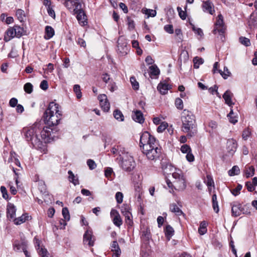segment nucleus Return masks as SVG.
<instances>
[{
  "mask_svg": "<svg viewBox=\"0 0 257 257\" xmlns=\"http://www.w3.org/2000/svg\"><path fill=\"white\" fill-rule=\"evenodd\" d=\"M250 130L248 128H247L243 131L242 134V138L244 140H247L250 137Z\"/></svg>",
  "mask_w": 257,
  "mask_h": 257,
  "instance_id": "nucleus-48",
  "label": "nucleus"
},
{
  "mask_svg": "<svg viewBox=\"0 0 257 257\" xmlns=\"http://www.w3.org/2000/svg\"><path fill=\"white\" fill-rule=\"evenodd\" d=\"M205 182L208 187H213L214 186V181L210 175H207L206 179L205 180Z\"/></svg>",
  "mask_w": 257,
  "mask_h": 257,
  "instance_id": "nucleus-42",
  "label": "nucleus"
},
{
  "mask_svg": "<svg viewBox=\"0 0 257 257\" xmlns=\"http://www.w3.org/2000/svg\"><path fill=\"white\" fill-rule=\"evenodd\" d=\"M121 212L125 217V220L126 223L131 225L133 223L132 213L125 208L124 210H121Z\"/></svg>",
  "mask_w": 257,
  "mask_h": 257,
  "instance_id": "nucleus-28",
  "label": "nucleus"
},
{
  "mask_svg": "<svg viewBox=\"0 0 257 257\" xmlns=\"http://www.w3.org/2000/svg\"><path fill=\"white\" fill-rule=\"evenodd\" d=\"M232 96L233 94L229 90L226 91L223 95V98L225 100V103L230 107H232L234 104L232 101Z\"/></svg>",
  "mask_w": 257,
  "mask_h": 257,
  "instance_id": "nucleus-22",
  "label": "nucleus"
},
{
  "mask_svg": "<svg viewBox=\"0 0 257 257\" xmlns=\"http://www.w3.org/2000/svg\"><path fill=\"white\" fill-rule=\"evenodd\" d=\"M27 243L25 241L21 242L15 241L13 244L14 250L16 251H21L27 248Z\"/></svg>",
  "mask_w": 257,
  "mask_h": 257,
  "instance_id": "nucleus-21",
  "label": "nucleus"
},
{
  "mask_svg": "<svg viewBox=\"0 0 257 257\" xmlns=\"http://www.w3.org/2000/svg\"><path fill=\"white\" fill-rule=\"evenodd\" d=\"M87 164L90 170H93L96 167L95 163L91 159H89L87 160Z\"/></svg>",
  "mask_w": 257,
  "mask_h": 257,
  "instance_id": "nucleus-63",
  "label": "nucleus"
},
{
  "mask_svg": "<svg viewBox=\"0 0 257 257\" xmlns=\"http://www.w3.org/2000/svg\"><path fill=\"white\" fill-rule=\"evenodd\" d=\"M30 217L28 214L25 213L20 217L14 218V222L15 224L20 225L29 220Z\"/></svg>",
  "mask_w": 257,
  "mask_h": 257,
  "instance_id": "nucleus-24",
  "label": "nucleus"
},
{
  "mask_svg": "<svg viewBox=\"0 0 257 257\" xmlns=\"http://www.w3.org/2000/svg\"><path fill=\"white\" fill-rule=\"evenodd\" d=\"M111 249L113 252V257H118L121 254V250L116 241H113L111 244Z\"/></svg>",
  "mask_w": 257,
  "mask_h": 257,
  "instance_id": "nucleus-23",
  "label": "nucleus"
},
{
  "mask_svg": "<svg viewBox=\"0 0 257 257\" xmlns=\"http://www.w3.org/2000/svg\"><path fill=\"white\" fill-rule=\"evenodd\" d=\"M16 208L13 204L8 203L7 208V216L11 219L15 218L16 216Z\"/></svg>",
  "mask_w": 257,
  "mask_h": 257,
  "instance_id": "nucleus-18",
  "label": "nucleus"
},
{
  "mask_svg": "<svg viewBox=\"0 0 257 257\" xmlns=\"http://www.w3.org/2000/svg\"><path fill=\"white\" fill-rule=\"evenodd\" d=\"M120 152L121 153L120 154L121 168L126 172L132 171L134 169L135 164L133 158L124 148H120Z\"/></svg>",
  "mask_w": 257,
  "mask_h": 257,
  "instance_id": "nucleus-5",
  "label": "nucleus"
},
{
  "mask_svg": "<svg viewBox=\"0 0 257 257\" xmlns=\"http://www.w3.org/2000/svg\"><path fill=\"white\" fill-rule=\"evenodd\" d=\"M193 62L194 68L198 69L199 67V65L203 63L204 60L201 58L195 57L193 59Z\"/></svg>",
  "mask_w": 257,
  "mask_h": 257,
  "instance_id": "nucleus-39",
  "label": "nucleus"
},
{
  "mask_svg": "<svg viewBox=\"0 0 257 257\" xmlns=\"http://www.w3.org/2000/svg\"><path fill=\"white\" fill-rule=\"evenodd\" d=\"M254 174V168L252 166H250L247 168L245 170V176L247 178L253 176Z\"/></svg>",
  "mask_w": 257,
  "mask_h": 257,
  "instance_id": "nucleus-44",
  "label": "nucleus"
},
{
  "mask_svg": "<svg viewBox=\"0 0 257 257\" xmlns=\"http://www.w3.org/2000/svg\"><path fill=\"white\" fill-rule=\"evenodd\" d=\"M226 30V27L224 23L223 17L221 14H219L216 18V22L215 24V27L212 31L214 34H216L218 33L220 36V40L222 41L225 40V33Z\"/></svg>",
  "mask_w": 257,
  "mask_h": 257,
  "instance_id": "nucleus-8",
  "label": "nucleus"
},
{
  "mask_svg": "<svg viewBox=\"0 0 257 257\" xmlns=\"http://www.w3.org/2000/svg\"><path fill=\"white\" fill-rule=\"evenodd\" d=\"M152 238L150 229L149 227L144 228L141 231V238L142 240L145 243L149 242Z\"/></svg>",
  "mask_w": 257,
  "mask_h": 257,
  "instance_id": "nucleus-15",
  "label": "nucleus"
},
{
  "mask_svg": "<svg viewBox=\"0 0 257 257\" xmlns=\"http://www.w3.org/2000/svg\"><path fill=\"white\" fill-rule=\"evenodd\" d=\"M73 12L77 15V19L81 26H83L87 24L86 16L81 9V5H77V8L74 9Z\"/></svg>",
  "mask_w": 257,
  "mask_h": 257,
  "instance_id": "nucleus-10",
  "label": "nucleus"
},
{
  "mask_svg": "<svg viewBox=\"0 0 257 257\" xmlns=\"http://www.w3.org/2000/svg\"><path fill=\"white\" fill-rule=\"evenodd\" d=\"M207 223L206 221L201 222L198 228V232L200 235H204L207 232Z\"/></svg>",
  "mask_w": 257,
  "mask_h": 257,
  "instance_id": "nucleus-31",
  "label": "nucleus"
},
{
  "mask_svg": "<svg viewBox=\"0 0 257 257\" xmlns=\"http://www.w3.org/2000/svg\"><path fill=\"white\" fill-rule=\"evenodd\" d=\"M191 25H192V29L195 33L202 37L203 35L202 30L200 28L195 27V26L192 24H191Z\"/></svg>",
  "mask_w": 257,
  "mask_h": 257,
  "instance_id": "nucleus-57",
  "label": "nucleus"
},
{
  "mask_svg": "<svg viewBox=\"0 0 257 257\" xmlns=\"http://www.w3.org/2000/svg\"><path fill=\"white\" fill-rule=\"evenodd\" d=\"M40 128L41 130L39 134H40V141L43 144V148L40 150H42L44 153H45L46 150V144L54 140L58 130L56 127H53L49 125L45 127L40 125Z\"/></svg>",
  "mask_w": 257,
  "mask_h": 257,
  "instance_id": "nucleus-4",
  "label": "nucleus"
},
{
  "mask_svg": "<svg viewBox=\"0 0 257 257\" xmlns=\"http://www.w3.org/2000/svg\"><path fill=\"white\" fill-rule=\"evenodd\" d=\"M15 33L14 27L9 28L6 32L4 36L5 41L8 42L16 37V34Z\"/></svg>",
  "mask_w": 257,
  "mask_h": 257,
  "instance_id": "nucleus-26",
  "label": "nucleus"
},
{
  "mask_svg": "<svg viewBox=\"0 0 257 257\" xmlns=\"http://www.w3.org/2000/svg\"><path fill=\"white\" fill-rule=\"evenodd\" d=\"M99 104L101 108L104 111L107 112L110 109V103L107 99V96L104 94H100L98 96Z\"/></svg>",
  "mask_w": 257,
  "mask_h": 257,
  "instance_id": "nucleus-12",
  "label": "nucleus"
},
{
  "mask_svg": "<svg viewBox=\"0 0 257 257\" xmlns=\"http://www.w3.org/2000/svg\"><path fill=\"white\" fill-rule=\"evenodd\" d=\"M73 90L76 94L77 98L78 99L81 98L82 96V94L80 86L78 84L74 85L73 87Z\"/></svg>",
  "mask_w": 257,
  "mask_h": 257,
  "instance_id": "nucleus-43",
  "label": "nucleus"
},
{
  "mask_svg": "<svg viewBox=\"0 0 257 257\" xmlns=\"http://www.w3.org/2000/svg\"><path fill=\"white\" fill-rule=\"evenodd\" d=\"M157 89L160 93L165 94L168 92V90L171 89V86L166 82H161L158 84Z\"/></svg>",
  "mask_w": 257,
  "mask_h": 257,
  "instance_id": "nucleus-19",
  "label": "nucleus"
},
{
  "mask_svg": "<svg viewBox=\"0 0 257 257\" xmlns=\"http://www.w3.org/2000/svg\"><path fill=\"white\" fill-rule=\"evenodd\" d=\"M158 145L156 138L148 132H144L140 137V145L142 151Z\"/></svg>",
  "mask_w": 257,
  "mask_h": 257,
  "instance_id": "nucleus-6",
  "label": "nucleus"
},
{
  "mask_svg": "<svg viewBox=\"0 0 257 257\" xmlns=\"http://www.w3.org/2000/svg\"><path fill=\"white\" fill-rule=\"evenodd\" d=\"M175 105L179 109L183 108V103L182 100L180 98H177L175 100Z\"/></svg>",
  "mask_w": 257,
  "mask_h": 257,
  "instance_id": "nucleus-56",
  "label": "nucleus"
},
{
  "mask_svg": "<svg viewBox=\"0 0 257 257\" xmlns=\"http://www.w3.org/2000/svg\"><path fill=\"white\" fill-rule=\"evenodd\" d=\"M1 191L2 193L3 197L5 199H8L9 196H8V194L6 188L5 186H1Z\"/></svg>",
  "mask_w": 257,
  "mask_h": 257,
  "instance_id": "nucleus-64",
  "label": "nucleus"
},
{
  "mask_svg": "<svg viewBox=\"0 0 257 257\" xmlns=\"http://www.w3.org/2000/svg\"><path fill=\"white\" fill-rule=\"evenodd\" d=\"M219 73L224 79H227V78L229 76L230 74V72L229 71L228 68L226 67H224L223 71H222L221 70H219Z\"/></svg>",
  "mask_w": 257,
  "mask_h": 257,
  "instance_id": "nucleus-49",
  "label": "nucleus"
},
{
  "mask_svg": "<svg viewBox=\"0 0 257 257\" xmlns=\"http://www.w3.org/2000/svg\"><path fill=\"white\" fill-rule=\"evenodd\" d=\"M68 174L69 175L68 179L70 182L73 183L75 186L79 184L78 177L77 175H75L71 170L68 171Z\"/></svg>",
  "mask_w": 257,
  "mask_h": 257,
  "instance_id": "nucleus-27",
  "label": "nucleus"
},
{
  "mask_svg": "<svg viewBox=\"0 0 257 257\" xmlns=\"http://www.w3.org/2000/svg\"><path fill=\"white\" fill-rule=\"evenodd\" d=\"M177 11L179 14V16L180 18L182 20H185L187 17V14L186 11H184L182 10L180 7H177Z\"/></svg>",
  "mask_w": 257,
  "mask_h": 257,
  "instance_id": "nucleus-50",
  "label": "nucleus"
},
{
  "mask_svg": "<svg viewBox=\"0 0 257 257\" xmlns=\"http://www.w3.org/2000/svg\"><path fill=\"white\" fill-rule=\"evenodd\" d=\"M202 9L203 12L208 13L210 15H213L215 12L214 9V5L213 3L209 0L203 2Z\"/></svg>",
  "mask_w": 257,
  "mask_h": 257,
  "instance_id": "nucleus-16",
  "label": "nucleus"
},
{
  "mask_svg": "<svg viewBox=\"0 0 257 257\" xmlns=\"http://www.w3.org/2000/svg\"><path fill=\"white\" fill-rule=\"evenodd\" d=\"M170 209L171 212L175 213L177 215H180L183 213L182 210L175 204L170 205Z\"/></svg>",
  "mask_w": 257,
  "mask_h": 257,
  "instance_id": "nucleus-32",
  "label": "nucleus"
},
{
  "mask_svg": "<svg viewBox=\"0 0 257 257\" xmlns=\"http://www.w3.org/2000/svg\"><path fill=\"white\" fill-rule=\"evenodd\" d=\"M81 5L79 0H66L64 3L65 6L70 10H73L77 8V5Z\"/></svg>",
  "mask_w": 257,
  "mask_h": 257,
  "instance_id": "nucleus-20",
  "label": "nucleus"
},
{
  "mask_svg": "<svg viewBox=\"0 0 257 257\" xmlns=\"http://www.w3.org/2000/svg\"><path fill=\"white\" fill-rule=\"evenodd\" d=\"M25 91L28 93H31L33 91V85L30 83H27L24 87Z\"/></svg>",
  "mask_w": 257,
  "mask_h": 257,
  "instance_id": "nucleus-58",
  "label": "nucleus"
},
{
  "mask_svg": "<svg viewBox=\"0 0 257 257\" xmlns=\"http://www.w3.org/2000/svg\"><path fill=\"white\" fill-rule=\"evenodd\" d=\"M112 220L114 224L117 227H119L122 223V221L120 215L116 216L115 218H113Z\"/></svg>",
  "mask_w": 257,
  "mask_h": 257,
  "instance_id": "nucleus-55",
  "label": "nucleus"
},
{
  "mask_svg": "<svg viewBox=\"0 0 257 257\" xmlns=\"http://www.w3.org/2000/svg\"><path fill=\"white\" fill-rule=\"evenodd\" d=\"M145 11V14L149 17H154L157 14L156 11L154 10L146 9Z\"/></svg>",
  "mask_w": 257,
  "mask_h": 257,
  "instance_id": "nucleus-62",
  "label": "nucleus"
},
{
  "mask_svg": "<svg viewBox=\"0 0 257 257\" xmlns=\"http://www.w3.org/2000/svg\"><path fill=\"white\" fill-rule=\"evenodd\" d=\"M142 152L148 160L156 161L159 158L161 154V148L158 145V146H153L143 150Z\"/></svg>",
  "mask_w": 257,
  "mask_h": 257,
  "instance_id": "nucleus-9",
  "label": "nucleus"
},
{
  "mask_svg": "<svg viewBox=\"0 0 257 257\" xmlns=\"http://www.w3.org/2000/svg\"><path fill=\"white\" fill-rule=\"evenodd\" d=\"M130 81L133 89L135 90H138L139 88V83L136 81L135 78L134 77H131L130 78Z\"/></svg>",
  "mask_w": 257,
  "mask_h": 257,
  "instance_id": "nucleus-53",
  "label": "nucleus"
},
{
  "mask_svg": "<svg viewBox=\"0 0 257 257\" xmlns=\"http://www.w3.org/2000/svg\"><path fill=\"white\" fill-rule=\"evenodd\" d=\"M227 117L229 119V121L235 124L237 121V119L236 116L233 115V112L232 109H230V112L227 114Z\"/></svg>",
  "mask_w": 257,
  "mask_h": 257,
  "instance_id": "nucleus-40",
  "label": "nucleus"
},
{
  "mask_svg": "<svg viewBox=\"0 0 257 257\" xmlns=\"http://www.w3.org/2000/svg\"><path fill=\"white\" fill-rule=\"evenodd\" d=\"M14 28L15 33V34H16V37L17 38L21 37L24 33L23 28L18 26H15Z\"/></svg>",
  "mask_w": 257,
  "mask_h": 257,
  "instance_id": "nucleus-37",
  "label": "nucleus"
},
{
  "mask_svg": "<svg viewBox=\"0 0 257 257\" xmlns=\"http://www.w3.org/2000/svg\"><path fill=\"white\" fill-rule=\"evenodd\" d=\"M127 24L128 25V29L130 30H132V29H134V28H135L134 21L131 18L128 17L127 18Z\"/></svg>",
  "mask_w": 257,
  "mask_h": 257,
  "instance_id": "nucleus-61",
  "label": "nucleus"
},
{
  "mask_svg": "<svg viewBox=\"0 0 257 257\" xmlns=\"http://www.w3.org/2000/svg\"><path fill=\"white\" fill-rule=\"evenodd\" d=\"M62 213L64 219L66 221H69L70 220V215L67 208H63Z\"/></svg>",
  "mask_w": 257,
  "mask_h": 257,
  "instance_id": "nucleus-52",
  "label": "nucleus"
},
{
  "mask_svg": "<svg viewBox=\"0 0 257 257\" xmlns=\"http://www.w3.org/2000/svg\"><path fill=\"white\" fill-rule=\"evenodd\" d=\"M164 29L167 33L170 34H172L174 33L172 25H166L164 27Z\"/></svg>",
  "mask_w": 257,
  "mask_h": 257,
  "instance_id": "nucleus-60",
  "label": "nucleus"
},
{
  "mask_svg": "<svg viewBox=\"0 0 257 257\" xmlns=\"http://www.w3.org/2000/svg\"><path fill=\"white\" fill-rule=\"evenodd\" d=\"M240 173V169L237 166H233L231 169L229 170L228 172V175L233 176L239 174Z\"/></svg>",
  "mask_w": 257,
  "mask_h": 257,
  "instance_id": "nucleus-35",
  "label": "nucleus"
},
{
  "mask_svg": "<svg viewBox=\"0 0 257 257\" xmlns=\"http://www.w3.org/2000/svg\"><path fill=\"white\" fill-rule=\"evenodd\" d=\"M248 24L250 29L257 28V18L251 14L248 20Z\"/></svg>",
  "mask_w": 257,
  "mask_h": 257,
  "instance_id": "nucleus-29",
  "label": "nucleus"
},
{
  "mask_svg": "<svg viewBox=\"0 0 257 257\" xmlns=\"http://www.w3.org/2000/svg\"><path fill=\"white\" fill-rule=\"evenodd\" d=\"M242 188V186L241 185L238 184L235 188L231 190V192L234 196H236L240 193V191Z\"/></svg>",
  "mask_w": 257,
  "mask_h": 257,
  "instance_id": "nucleus-45",
  "label": "nucleus"
},
{
  "mask_svg": "<svg viewBox=\"0 0 257 257\" xmlns=\"http://www.w3.org/2000/svg\"><path fill=\"white\" fill-rule=\"evenodd\" d=\"M168 126V123L166 122H162L157 128L158 133H162Z\"/></svg>",
  "mask_w": 257,
  "mask_h": 257,
  "instance_id": "nucleus-54",
  "label": "nucleus"
},
{
  "mask_svg": "<svg viewBox=\"0 0 257 257\" xmlns=\"http://www.w3.org/2000/svg\"><path fill=\"white\" fill-rule=\"evenodd\" d=\"M115 198L118 204H120L123 201V195L120 192H117L115 195Z\"/></svg>",
  "mask_w": 257,
  "mask_h": 257,
  "instance_id": "nucleus-46",
  "label": "nucleus"
},
{
  "mask_svg": "<svg viewBox=\"0 0 257 257\" xmlns=\"http://www.w3.org/2000/svg\"><path fill=\"white\" fill-rule=\"evenodd\" d=\"M239 42L245 46H249L250 45V42L249 39L246 38L245 37H240L239 39Z\"/></svg>",
  "mask_w": 257,
  "mask_h": 257,
  "instance_id": "nucleus-47",
  "label": "nucleus"
},
{
  "mask_svg": "<svg viewBox=\"0 0 257 257\" xmlns=\"http://www.w3.org/2000/svg\"><path fill=\"white\" fill-rule=\"evenodd\" d=\"M237 147V143L236 140L230 139L227 140L226 143V149L228 155L232 156L235 152Z\"/></svg>",
  "mask_w": 257,
  "mask_h": 257,
  "instance_id": "nucleus-13",
  "label": "nucleus"
},
{
  "mask_svg": "<svg viewBox=\"0 0 257 257\" xmlns=\"http://www.w3.org/2000/svg\"><path fill=\"white\" fill-rule=\"evenodd\" d=\"M94 237L92 235L91 230L87 229L83 235V242L89 246L94 245Z\"/></svg>",
  "mask_w": 257,
  "mask_h": 257,
  "instance_id": "nucleus-14",
  "label": "nucleus"
},
{
  "mask_svg": "<svg viewBox=\"0 0 257 257\" xmlns=\"http://www.w3.org/2000/svg\"><path fill=\"white\" fill-rule=\"evenodd\" d=\"M117 47L119 53L122 55H125L127 54L128 51V47L127 46V41L122 36L119 37L117 41Z\"/></svg>",
  "mask_w": 257,
  "mask_h": 257,
  "instance_id": "nucleus-11",
  "label": "nucleus"
},
{
  "mask_svg": "<svg viewBox=\"0 0 257 257\" xmlns=\"http://www.w3.org/2000/svg\"><path fill=\"white\" fill-rule=\"evenodd\" d=\"M62 116V112L60 105L54 102H51L44 113V120L48 125L54 127L58 124Z\"/></svg>",
  "mask_w": 257,
  "mask_h": 257,
  "instance_id": "nucleus-1",
  "label": "nucleus"
},
{
  "mask_svg": "<svg viewBox=\"0 0 257 257\" xmlns=\"http://www.w3.org/2000/svg\"><path fill=\"white\" fill-rule=\"evenodd\" d=\"M180 150L182 153L187 154L191 152V149L190 146L187 144L182 145L180 148Z\"/></svg>",
  "mask_w": 257,
  "mask_h": 257,
  "instance_id": "nucleus-51",
  "label": "nucleus"
},
{
  "mask_svg": "<svg viewBox=\"0 0 257 257\" xmlns=\"http://www.w3.org/2000/svg\"><path fill=\"white\" fill-rule=\"evenodd\" d=\"M181 121V131L187 134L188 138L194 137L197 133V127L195 116L193 113L186 109L184 110L182 113Z\"/></svg>",
  "mask_w": 257,
  "mask_h": 257,
  "instance_id": "nucleus-2",
  "label": "nucleus"
},
{
  "mask_svg": "<svg viewBox=\"0 0 257 257\" xmlns=\"http://www.w3.org/2000/svg\"><path fill=\"white\" fill-rule=\"evenodd\" d=\"M37 250L39 255L41 257H47V256L50 255V254L47 249L44 246L41 247L39 249Z\"/></svg>",
  "mask_w": 257,
  "mask_h": 257,
  "instance_id": "nucleus-38",
  "label": "nucleus"
},
{
  "mask_svg": "<svg viewBox=\"0 0 257 257\" xmlns=\"http://www.w3.org/2000/svg\"><path fill=\"white\" fill-rule=\"evenodd\" d=\"M16 16L20 22H23L25 18V12L21 9H19L16 12Z\"/></svg>",
  "mask_w": 257,
  "mask_h": 257,
  "instance_id": "nucleus-41",
  "label": "nucleus"
},
{
  "mask_svg": "<svg viewBox=\"0 0 257 257\" xmlns=\"http://www.w3.org/2000/svg\"><path fill=\"white\" fill-rule=\"evenodd\" d=\"M171 170L173 171L172 176L175 179L173 181L174 187L179 190L185 189L186 187V180L182 171L173 167H172Z\"/></svg>",
  "mask_w": 257,
  "mask_h": 257,
  "instance_id": "nucleus-7",
  "label": "nucleus"
},
{
  "mask_svg": "<svg viewBox=\"0 0 257 257\" xmlns=\"http://www.w3.org/2000/svg\"><path fill=\"white\" fill-rule=\"evenodd\" d=\"M132 118L136 122L142 123L144 121V118L142 112L140 110H136L132 113Z\"/></svg>",
  "mask_w": 257,
  "mask_h": 257,
  "instance_id": "nucleus-17",
  "label": "nucleus"
},
{
  "mask_svg": "<svg viewBox=\"0 0 257 257\" xmlns=\"http://www.w3.org/2000/svg\"><path fill=\"white\" fill-rule=\"evenodd\" d=\"M15 156H16V154L14 152H11V159H9V162L13 161V158H14L16 164L18 166H20V162L17 158H15Z\"/></svg>",
  "mask_w": 257,
  "mask_h": 257,
  "instance_id": "nucleus-59",
  "label": "nucleus"
},
{
  "mask_svg": "<svg viewBox=\"0 0 257 257\" xmlns=\"http://www.w3.org/2000/svg\"><path fill=\"white\" fill-rule=\"evenodd\" d=\"M40 130L39 123H35L30 127L23 128V133L26 141L38 150L43 148V144L39 136Z\"/></svg>",
  "mask_w": 257,
  "mask_h": 257,
  "instance_id": "nucleus-3",
  "label": "nucleus"
},
{
  "mask_svg": "<svg viewBox=\"0 0 257 257\" xmlns=\"http://www.w3.org/2000/svg\"><path fill=\"white\" fill-rule=\"evenodd\" d=\"M232 214L234 216H239L242 212L241 205L239 203L232 205L231 208Z\"/></svg>",
  "mask_w": 257,
  "mask_h": 257,
  "instance_id": "nucleus-25",
  "label": "nucleus"
},
{
  "mask_svg": "<svg viewBox=\"0 0 257 257\" xmlns=\"http://www.w3.org/2000/svg\"><path fill=\"white\" fill-rule=\"evenodd\" d=\"M150 74L152 76H157L160 73V70L157 65H152L149 67Z\"/></svg>",
  "mask_w": 257,
  "mask_h": 257,
  "instance_id": "nucleus-34",
  "label": "nucleus"
},
{
  "mask_svg": "<svg viewBox=\"0 0 257 257\" xmlns=\"http://www.w3.org/2000/svg\"><path fill=\"white\" fill-rule=\"evenodd\" d=\"M54 35V29L49 26H47L45 28V38L46 39H50Z\"/></svg>",
  "mask_w": 257,
  "mask_h": 257,
  "instance_id": "nucleus-30",
  "label": "nucleus"
},
{
  "mask_svg": "<svg viewBox=\"0 0 257 257\" xmlns=\"http://www.w3.org/2000/svg\"><path fill=\"white\" fill-rule=\"evenodd\" d=\"M113 116L114 118L118 121H123L124 120V116L122 112L118 110H115L113 112Z\"/></svg>",
  "mask_w": 257,
  "mask_h": 257,
  "instance_id": "nucleus-36",
  "label": "nucleus"
},
{
  "mask_svg": "<svg viewBox=\"0 0 257 257\" xmlns=\"http://www.w3.org/2000/svg\"><path fill=\"white\" fill-rule=\"evenodd\" d=\"M165 235L169 239L173 235L174 230L172 227L168 225L166 226L165 230Z\"/></svg>",
  "mask_w": 257,
  "mask_h": 257,
  "instance_id": "nucleus-33",
  "label": "nucleus"
}]
</instances>
